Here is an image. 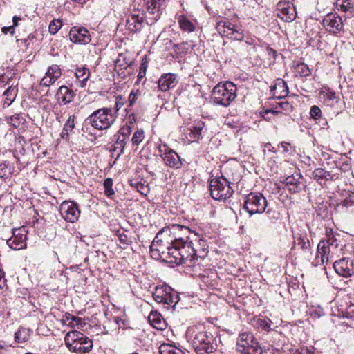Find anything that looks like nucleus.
I'll use <instances>...</instances> for the list:
<instances>
[{"label": "nucleus", "mask_w": 354, "mask_h": 354, "mask_svg": "<svg viewBox=\"0 0 354 354\" xmlns=\"http://www.w3.org/2000/svg\"><path fill=\"white\" fill-rule=\"evenodd\" d=\"M116 115L112 108L98 109L89 115L84 122V126L91 125L97 130H107L115 121Z\"/></svg>", "instance_id": "f257e3e1"}, {"label": "nucleus", "mask_w": 354, "mask_h": 354, "mask_svg": "<svg viewBox=\"0 0 354 354\" xmlns=\"http://www.w3.org/2000/svg\"><path fill=\"white\" fill-rule=\"evenodd\" d=\"M195 233L185 226L178 224H174L169 226L163 227L160 230V235H165L171 244H177V245H188L190 240L192 239V235Z\"/></svg>", "instance_id": "f03ea898"}, {"label": "nucleus", "mask_w": 354, "mask_h": 354, "mask_svg": "<svg viewBox=\"0 0 354 354\" xmlns=\"http://www.w3.org/2000/svg\"><path fill=\"white\" fill-rule=\"evenodd\" d=\"M236 86L232 82L216 84L212 91V100L216 104L227 107L236 97Z\"/></svg>", "instance_id": "7ed1b4c3"}, {"label": "nucleus", "mask_w": 354, "mask_h": 354, "mask_svg": "<svg viewBox=\"0 0 354 354\" xmlns=\"http://www.w3.org/2000/svg\"><path fill=\"white\" fill-rule=\"evenodd\" d=\"M64 342L69 351L76 353H86L93 348L92 339L77 330L67 333Z\"/></svg>", "instance_id": "20e7f679"}, {"label": "nucleus", "mask_w": 354, "mask_h": 354, "mask_svg": "<svg viewBox=\"0 0 354 354\" xmlns=\"http://www.w3.org/2000/svg\"><path fill=\"white\" fill-rule=\"evenodd\" d=\"M192 345L197 354H211L216 351L218 346L216 338L207 331L197 333L194 337Z\"/></svg>", "instance_id": "39448f33"}, {"label": "nucleus", "mask_w": 354, "mask_h": 354, "mask_svg": "<svg viewBox=\"0 0 354 354\" xmlns=\"http://www.w3.org/2000/svg\"><path fill=\"white\" fill-rule=\"evenodd\" d=\"M337 234H335L332 229H326V238L322 239L317 245V263L321 262L323 264L325 261L328 260V254L332 249H335L339 246L338 241L336 238Z\"/></svg>", "instance_id": "423d86ee"}, {"label": "nucleus", "mask_w": 354, "mask_h": 354, "mask_svg": "<svg viewBox=\"0 0 354 354\" xmlns=\"http://www.w3.org/2000/svg\"><path fill=\"white\" fill-rule=\"evenodd\" d=\"M209 191L212 198L216 201H225L234 191L230 183L225 178H214L209 181Z\"/></svg>", "instance_id": "0eeeda50"}, {"label": "nucleus", "mask_w": 354, "mask_h": 354, "mask_svg": "<svg viewBox=\"0 0 354 354\" xmlns=\"http://www.w3.org/2000/svg\"><path fill=\"white\" fill-rule=\"evenodd\" d=\"M153 297L157 303L162 304L167 309L171 306L174 308L180 300L178 292L167 286L156 287Z\"/></svg>", "instance_id": "6e6552de"}, {"label": "nucleus", "mask_w": 354, "mask_h": 354, "mask_svg": "<svg viewBox=\"0 0 354 354\" xmlns=\"http://www.w3.org/2000/svg\"><path fill=\"white\" fill-rule=\"evenodd\" d=\"M237 351L241 354H261L262 349L254 335L244 332L239 335L237 341Z\"/></svg>", "instance_id": "1a4fd4ad"}, {"label": "nucleus", "mask_w": 354, "mask_h": 354, "mask_svg": "<svg viewBox=\"0 0 354 354\" xmlns=\"http://www.w3.org/2000/svg\"><path fill=\"white\" fill-rule=\"evenodd\" d=\"M267 205V199L262 194L252 192L245 196L243 209L250 216H252L256 214L263 213Z\"/></svg>", "instance_id": "9d476101"}, {"label": "nucleus", "mask_w": 354, "mask_h": 354, "mask_svg": "<svg viewBox=\"0 0 354 354\" xmlns=\"http://www.w3.org/2000/svg\"><path fill=\"white\" fill-rule=\"evenodd\" d=\"M171 244V241L165 235H160L159 231L151 245V256L155 259L166 262Z\"/></svg>", "instance_id": "9b49d317"}, {"label": "nucleus", "mask_w": 354, "mask_h": 354, "mask_svg": "<svg viewBox=\"0 0 354 354\" xmlns=\"http://www.w3.org/2000/svg\"><path fill=\"white\" fill-rule=\"evenodd\" d=\"M216 29L221 36L242 41L244 38L243 30L241 26L233 23L227 19H222L216 23Z\"/></svg>", "instance_id": "f8f14e48"}, {"label": "nucleus", "mask_w": 354, "mask_h": 354, "mask_svg": "<svg viewBox=\"0 0 354 354\" xmlns=\"http://www.w3.org/2000/svg\"><path fill=\"white\" fill-rule=\"evenodd\" d=\"M185 246L171 244L166 262L177 266L186 264L187 266H192V259L189 258L188 250Z\"/></svg>", "instance_id": "ddd939ff"}, {"label": "nucleus", "mask_w": 354, "mask_h": 354, "mask_svg": "<svg viewBox=\"0 0 354 354\" xmlns=\"http://www.w3.org/2000/svg\"><path fill=\"white\" fill-rule=\"evenodd\" d=\"M159 156L162 158L166 166L172 169H180L182 167V162L180 156L174 149L165 142L158 145Z\"/></svg>", "instance_id": "4468645a"}, {"label": "nucleus", "mask_w": 354, "mask_h": 354, "mask_svg": "<svg viewBox=\"0 0 354 354\" xmlns=\"http://www.w3.org/2000/svg\"><path fill=\"white\" fill-rule=\"evenodd\" d=\"M193 238L187 245V250L192 259V264L198 258L204 259L208 253V245L207 241L202 239L195 234L192 235Z\"/></svg>", "instance_id": "2eb2a0df"}, {"label": "nucleus", "mask_w": 354, "mask_h": 354, "mask_svg": "<svg viewBox=\"0 0 354 354\" xmlns=\"http://www.w3.org/2000/svg\"><path fill=\"white\" fill-rule=\"evenodd\" d=\"M62 217L67 222L75 223L80 216L81 212L77 203L72 201H64L59 206Z\"/></svg>", "instance_id": "dca6fc26"}, {"label": "nucleus", "mask_w": 354, "mask_h": 354, "mask_svg": "<svg viewBox=\"0 0 354 354\" xmlns=\"http://www.w3.org/2000/svg\"><path fill=\"white\" fill-rule=\"evenodd\" d=\"M322 25L326 31L334 35L344 30L342 19L337 13L331 12L326 15L322 19Z\"/></svg>", "instance_id": "f3484780"}, {"label": "nucleus", "mask_w": 354, "mask_h": 354, "mask_svg": "<svg viewBox=\"0 0 354 354\" xmlns=\"http://www.w3.org/2000/svg\"><path fill=\"white\" fill-rule=\"evenodd\" d=\"M146 15L152 22L157 21L165 8V0H143Z\"/></svg>", "instance_id": "a211bd4d"}, {"label": "nucleus", "mask_w": 354, "mask_h": 354, "mask_svg": "<svg viewBox=\"0 0 354 354\" xmlns=\"http://www.w3.org/2000/svg\"><path fill=\"white\" fill-rule=\"evenodd\" d=\"M27 230L21 227L12 230V236L6 240V243L11 249L19 250L26 248Z\"/></svg>", "instance_id": "6ab92c4d"}, {"label": "nucleus", "mask_w": 354, "mask_h": 354, "mask_svg": "<svg viewBox=\"0 0 354 354\" xmlns=\"http://www.w3.org/2000/svg\"><path fill=\"white\" fill-rule=\"evenodd\" d=\"M68 36L70 41L77 44L85 45L91 41L89 31L82 26H73Z\"/></svg>", "instance_id": "aec40b11"}, {"label": "nucleus", "mask_w": 354, "mask_h": 354, "mask_svg": "<svg viewBox=\"0 0 354 354\" xmlns=\"http://www.w3.org/2000/svg\"><path fill=\"white\" fill-rule=\"evenodd\" d=\"M333 268L337 274L344 277L354 274V261L348 257H343L333 263Z\"/></svg>", "instance_id": "412c9836"}, {"label": "nucleus", "mask_w": 354, "mask_h": 354, "mask_svg": "<svg viewBox=\"0 0 354 354\" xmlns=\"http://www.w3.org/2000/svg\"><path fill=\"white\" fill-rule=\"evenodd\" d=\"M303 176L299 172H296L290 176H287L283 183L287 189L292 193H299L304 187L303 182Z\"/></svg>", "instance_id": "4be33fe9"}, {"label": "nucleus", "mask_w": 354, "mask_h": 354, "mask_svg": "<svg viewBox=\"0 0 354 354\" xmlns=\"http://www.w3.org/2000/svg\"><path fill=\"white\" fill-rule=\"evenodd\" d=\"M279 13L277 16L285 21L290 22L296 18V10L295 7L286 2H279L277 6Z\"/></svg>", "instance_id": "5701e85b"}, {"label": "nucleus", "mask_w": 354, "mask_h": 354, "mask_svg": "<svg viewBox=\"0 0 354 354\" xmlns=\"http://www.w3.org/2000/svg\"><path fill=\"white\" fill-rule=\"evenodd\" d=\"M205 126V123L198 121L194 125L184 130V137L188 142L198 141L201 138V131Z\"/></svg>", "instance_id": "b1692460"}, {"label": "nucleus", "mask_w": 354, "mask_h": 354, "mask_svg": "<svg viewBox=\"0 0 354 354\" xmlns=\"http://www.w3.org/2000/svg\"><path fill=\"white\" fill-rule=\"evenodd\" d=\"M177 75L174 73H165L160 76L158 80V87L163 91H167L174 88L178 84Z\"/></svg>", "instance_id": "393cba45"}, {"label": "nucleus", "mask_w": 354, "mask_h": 354, "mask_svg": "<svg viewBox=\"0 0 354 354\" xmlns=\"http://www.w3.org/2000/svg\"><path fill=\"white\" fill-rule=\"evenodd\" d=\"M143 15L142 13H131L126 21L127 29L133 32L140 31L143 27Z\"/></svg>", "instance_id": "a878e982"}, {"label": "nucleus", "mask_w": 354, "mask_h": 354, "mask_svg": "<svg viewBox=\"0 0 354 354\" xmlns=\"http://www.w3.org/2000/svg\"><path fill=\"white\" fill-rule=\"evenodd\" d=\"M270 93L277 99L286 97L289 93L286 82L281 78L277 79L274 85L270 86Z\"/></svg>", "instance_id": "bb28decb"}, {"label": "nucleus", "mask_w": 354, "mask_h": 354, "mask_svg": "<svg viewBox=\"0 0 354 354\" xmlns=\"http://www.w3.org/2000/svg\"><path fill=\"white\" fill-rule=\"evenodd\" d=\"M75 95L76 93L73 89L67 86L62 85L57 89L55 97L57 101L62 102L64 104H67L73 100Z\"/></svg>", "instance_id": "cd10ccee"}, {"label": "nucleus", "mask_w": 354, "mask_h": 354, "mask_svg": "<svg viewBox=\"0 0 354 354\" xmlns=\"http://www.w3.org/2000/svg\"><path fill=\"white\" fill-rule=\"evenodd\" d=\"M131 133V128L129 126H124L121 127L118 131V133L115 136L117 137L115 144V147L120 148L122 152L126 143L129 138Z\"/></svg>", "instance_id": "c85d7f7f"}, {"label": "nucleus", "mask_w": 354, "mask_h": 354, "mask_svg": "<svg viewBox=\"0 0 354 354\" xmlns=\"http://www.w3.org/2000/svg\"><path fill=\"white\" fill-rule=\"evenodd\" d=\"M337 316L340 318H354V303L349 301L345 305H339L337 308Z\"/></svg>", "instance_id": "c756f323"}, {"label": "nucleus", "mask_w": 354, "mask_h": 354, "mask_svg": "<svg viewBox=\"0 0 354 354\" xmlns=\"http://www.w3.org/2000/svg\"><path fill=\"white\" fill-rule=\"evenodd\" d=\"M313 177L322 185L328 180H333V175L322 168L315 169L313 172Z\"/></svg>", "instance_id": "7c9ffc66"}, {"label": "nucleus", "mask_w": 354, "mask_h": 354, "mask_svg": "<svg viewBox=\"0 0 354 354\" xmlns=\"http://www.w3.org/2000/svg\"><path fill=\"white\" fill-rule=\"evenodd\" d=\"M148 319L153 327L158 330H163L166 327L165 319L158 312H151Z\"/></svg>", "instance_id": "2f4dec72"}, {"label": "nucleus", "mask_w": 354, "mask_h": 354, "mask_svg": "<svg viewBox=\"0 0 354 354\" xmlns=\"http://www.w3.org/2000/svg\"><path fill=\"white\" fill-rule=\"evenodd\" d=\"M338 10L347 13L349 16L354 15V0H337Z\"/></svg>", "instance_id": "473e14b6"}, {"label": "nucleus", "mask_w": 354, "mask_h": 354, "mask_svg": "<svg viewBox=\"0 0 354 354\" xmlns=\"http://www.w3.org/2000/svg\"><path fill=\"white\" fill-rule=\"evenodd\" d=\"M295 243L299 245L304 252L308 251L311 248L310 242L306 233L304 232L295 236Z\"/></svg>", "instance_id": "72a5a7b5"}, {"label": "nucleus", "mask_w": 354, "mask_h": 354, "mask_svg": "<svg viewBox=\"0 0 354 354\" xmlns=\"http://www.w3.org/2000/svg\"><path fill=\"white\" fill-rule=\"evenodd\" d=\"M178 22L180 28L186 32H191L194 31V24L189 20V19L185 15H178L177 17Z\"/></svg>", "instance_id": "f704fd0d"}, {"label": "nucleus", "mask_w": 354, "mask_h": 354, "mask_svg": "<svg viewBox=\"0 0 354 354\" xmlns=\"http://www.w3.org/2000/svg\"><path fill=\"white\" fill-rule=\"evenodd\" d=\"M132 64L133 62L131 61L128 62L126 57H124L122 54H120L115 62V70L119 75H122L123 72H121V71L127 69V67H131Z\"/></svg>", "instance_id": "c9c22d12"}, {"label": "nucleus", "mask_w": 354, "mask_h": 354, "mask_svg": "<svg viewBox=\"0 0 354 354\" xmlns=\"http://www.w3.org/2000/svg\"><path fill=\"white\" fill-rule=\"evenodd\" d=\"M90 75L89 70L86 67L77 68L75 71V76L80 82V86L84 87Z\"/></svg>", "instance_id": "e433bc0d"}, {"label": "nucleus", "mask_w": 354, "mask_h": 354, "mask_svg": "<svg viewBox=\"0 0 354 354\" xmlns=\"http://www.w3.org/2000/svg\"><path fill=\"white\" fill-rule=\"evenodd\" d=\"M272 322L268 318H254L253 320L254 326L258 329L264 330H270Z\"/></svg>", "instance_id": "4c0bfd02"}, {"label": "nucleus", "mask_w": 354, "mask_h": 354, "mask_svg": "<svg viewBox=\"0 0 354 354\" xmlns=\"http://www.w3.org/2000/svg\"><path fill=\"white\" fill-rule=\"evenodd\" d=\"M30 335V330L28 328L21 327L15 333V340L17 343H24L28 340Z\"/></svg>", "instance_id": "58836bf2"}, {"label": "nucleus", "mask_w": 354, "mask_h": 354, "mask_svg": "<svg viewBox=\"0 0 354 354\" xmlns=\"http://www.w3.org/2000/svg\"><path fill=\"white\" fill-rule=\"evenodd\" d=\"M160 354H185V353L176 346L164 344L160 346Z\"/></svg>", "instance_id": "ea45409f"}, {"label": "nucleus", "mask_w": 354, "mask_h": 354, "mask_svg": "<svg viewBox=\"0 0 354 354\" xmlns=\"http://www.w3.org/2000/svg\"><path fill=\"white\" fill-rule=\"evenodd\" d=\"M295 70L296 75L297 76L299 75L301 77H306L310 76V75L311 74V71H310L309 67L308 66L307 64H306L304 62L298 63L295 66Z\"/></svg>", "instance_id": "a19ab883"}, {"label": "nucleus", "mask_w": 354, "mask_h": 354, "mask_svg": "<svg viewBox=\"0 0 354 354\" xmlns=\"http://www.w3.org/2000/svg\"><path fill=\"white\" fill-rule=\"evenodd\" d=\"M324 97L325 102L328 104V105H333L334 103H337L339 102V97L336 95L335 92L332 90H328L324 94Z\"/></svg>", "instance_id": "79ce46f5"}, {"label": "nucleus", "mask_w": 354, "mask_h": 354, "mask_svg": "<svg viewBox=\"0 0 354 354\" xmlns=\"http://www.w3.org/2000/svg\"><path fill=\"white\" fill-rule=\"evenodd\" d=\"M354 204V192H346V195L345 199H344L341 203H339L337 205L338 207H350Z\"/></svg>", "instance_id": "37998d69"}, {"label": "nucleus", "mask_w": 354, "mask_h": 354, "mask_svg": "<svg viewBox=\"0 0 354 354\" xmlns=\"http://www.w3.org/2000/svg\"><path fill=\"white\" fill-rule=\"evenodd\" d=\"M24 122L25 119L21 114H15L8 119V122L15 128H18Z\"/></svg>", "instance_id": "c03bdc74"}, {"label": "nucleus", "mask_w": 354, "mask_h": 354, "mask_svg": "<svg viewBox=\"0 0 354 354\" xmlns=\"http://www.w3.org/2000/svg\"><path fill=\"white\" fill-rule=\"evenodd\" d=\"M62 26V21L60 19H53L50 22L48 30L50 35H55Z\"/></svg>", "instance_id": "a18cd8bd"}, {"label": "nucleus", "mask_w": 354, "mask_h": 354, "mask_svg": "<svg viewBox=\"0 0 354 354\" xmlns=\"http://www.w3.org/2000/svg\"><path fill=\"white\" fill-rule=\"evenodd\" d=\"M46 75L48 77H60L62 75V71L59 66L57 64H53L48 67Z\"/></svg>", "instance_id": "49530a36"}, {"label": "nucleus", "mask_w": 354, "mask_h": 354, "mask_svg": "<svg viewBox=\"0 0 354 354\" xmlns=\"http://www.w3.org/2000/svg\"><path fill=\"white\" fill-rule=\"evenodd\" d=\"M104 187V194L108 197L111 196L115 194L114 190L112 188L113 180L111 178H106L103 183Z\"/></svg>", "instance_id": "de8ad7c7"}, {"label": "nucleus", "mask_w": 354, "mask_h": 354, "mask_svg": "<svg viewBox=\"0 0 354 354\" xmlns=\"http://www.w3.org/2000/svg\"><path fill=\"white\" fill-rule=\"evenodd\" d=\"M135 188L142 195L147 196L149 193V187L146 182H138L135 183Z\"/></svg>", "instance_id": "09e8293b"}, {"label": "nucleus", "mask_w": 354, "mask_h": 354, "mask_svg": "<svg viewBox=\"0 0 354 354\" xmlns=\"http://www.w3.org/2000/svg\"><path fill=\"white\" fill-rule=\"evenodd\" d=\"M11 174V166L8 162H0V177L3 178Z\"/></svg>", "instance_id": "8fccbe9b"}, {"label": "nucleus", "mask_w": 354, "mask_h": 354, "mask_svg": "<svg viewBox=\"0 0 354 354\" xmlns=\"http://www.w3.org/2000/svg\"><path fill=\"white\" fill-rule=\"evenodd\" d=\"M144 138V131L142 129H138L133 135L131 142L133 145H139Z\"/></svg>", "instance_id": "3c124183"}, {"label": "nucleus", "mask_w": 354, "mask_h": 354, "mask_svg": "<svg viewBox=\"0 0 354 354\" xmlns=\"http://www.w3.org/2000/svg\"><path fill=\"white\" fill-rule=\"evenodd\" d=\"M75 115H70L64 125L65 131L71 132L75 127Z\"/></svg>", "instance_id": "603ef678"}, {"label": "nucleus", "mask_w": 354, "mask_h": 354, "mask_svg": "<svg viewBox=\"0 0 354 354\" xmlns=\"http://www.w3.org/2000/svg\"><path fill=\"white\" fill-rule=\"evenodd\" d=\"M140 95L141 92L139 90H132L129 96V106H133Z\"/></svg>", "instance_id": "864d4df0"}, {"label": "nucleus", "mask_w": 354, "mask_h": 354, "mask_svg": "<svg viewBox=\"0 0 354 354\" xmlns=\"http://www.w3.org/2000/svg\"><path fill=\"white\" fill-rule=\"evenodd\" d=\"M278 107H280L283 111H284L287 113L292 112L293 109L292 105L286 101L277 103L276 109H277Z\"/></svg>", "instance_id": "5fc2aeb1"}, {"label": "nucleus", "mask_w": 354, "mask_h": 354, "mask_svg": "<svg viewBox=\"0 0 354 354\" xmlns=\"http://www.w3.org/2000/svg\"><path fill=\"white\" fill-rule=\"evenodd\" d=\"M310 114L311 118L317 120L321 118L322 111L317 106L314 105L310 108Z\"/></svg>", "instance_id": "6e6d98bb"}, {"label": "nucleus", "mask_w": 354, "mask_h": 354, "mask_svg": "<svg viewBox=\"0 0 354 354\" xmlns=\"http://www.w3.org/2000/svg\"><path fill=\"white\" fill-rule=\"evenodd\" d=\"M124 104V99L122 96H118L115 103V111L113 110L114 114L116 115L117 112L122 107Z\"/></svg>", "instance_id": "4d7b16f0"}, {"label": "nucleus", "mask_w": 354, "mask_h": 354, "mask_svg": "<svg viewBox=\"0 0 354 354\" xmlns=\"http://www.w3.org/2000/svg\"><path fill=\"white\" fill-rule=\"evenodd\" d=\"M75 317L74 315L68 313H66L62 319V322L64 324H67V322H73V321H74L75 319Z\"/></svg>", "instance_id": "13d9d810"}, {"label": "nucleus", "mask_w": 354, "mask_h": 354, "mask_svg": "<svg viewBox=\"0 0 354 354\" xmlns=\"http://www.w3.org/2000/svg\"><path fill=\"white\" fill-rule=\"evenodd\" d=\"M119 240L121 243L125 245H130L131 243V239L124 233L119 234Z\"/></svg>", "instance_id": "bf43d9fd"}, {"label": "nucleus", "mask_w": 354, "mask_h": 354, "mask_svg": "<svg viewBox=\"0 0 354 354\" xmlns=\"http://www.w3.org/2000/svg\"><path fill=\"white\" fill-rule=\"evenodd\" d=\"M6 279L5 278V273L0 268V289H3L6 286Z\"/></svg>", "instance_id": "052dcab7"}, {"label": "nucleus", "mask_w": 354, "mask_h": 354, "mask_svg": "<svg viewBox=\"0 0 354 354\" xmlns=\"http://www.w3.org/2000/svg\"><path fill=\"white\" fill-rule=\"evenodd\" d=\"M147 67V64H145V63H142L141 64L140 72L138 75V80H140L142 78H143L145 76Z\"/></svg>", "instance_id": "680f3d73"}, {"label": "nucleus", "mask_w": 354, "mask_h": 354, "mask_svg": "<svg viewBox=\"0 0 354 354\" xmlns=\"http://www.w3.org/2000/svg\"><path fill=\"white\" fill-rule=\"evenodd\" d=\"M49 77H48L46 75L41 80L40 84L44 86L48 87L50 85H52V82H50L48 79Z\"/></svg>", "instance_id": "e2e57ef3"}, {"label": "nucleus", "mask_w": 354, "mask_h": 354, "mask_svg": "<svg viewBox=\"0 0 354 354\" xmlns=\"http://www.w3.org/2000/svg\"><path fill=\"white\" fill-rule=\"evenodd\" d=\"M290 143L286 142H281L279 147L282 149L283 153H288L289 151Z\"/></svg>", "instance_id": "0e129e2a"}, {"label": "nucleus", "mask_w": 354, "mask_h": 354, "mask_svg": "<svg viewBox=\"0 0 354 354\" xmlns=\"http://www.w3.org/2000/svg\"><path fill=\"white\" fill-rule=\"evenodd\" d=\"M1 31L4 34H7L8 32H10L11 35H13L15 32L14 26H10L8 27L4 26L2 28Z\"/></svg>", "instance_id": "69168bd1"}, {"label": "nucleus", "mask_w": 354, "mask_h": 354, "mask_svg": "<svg viewBox=\"0 0 354 354\" xmlns=\"http://www.w3.org/2000/svg\"><path fill=\"white\" fill-rule=\"evenodd\" d=\"M266 214L270 216V218H272V219H277L279 216L278 212L273 211L270 209H268V211L266 212Z\"/></svg>", "instance_id": "338daca9"}, {"label": "nucleus", "mask_w": 354, "mask_h": 354, "mask_svg": "<svg viewBox=\"0 0 354 354\" xmlns=\"http://www.w3.org/2000/svg\"><path fill=\"white\" fill-rule=\"evenodd\" d=\"M15 93H16V89L15 88H12V87H9L7 90H6L3 93V95H7V96H9L10 95H15Z\"/></svg>", "instance_id": "774afa93"}]
</instances>
